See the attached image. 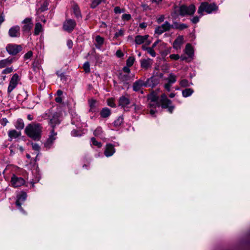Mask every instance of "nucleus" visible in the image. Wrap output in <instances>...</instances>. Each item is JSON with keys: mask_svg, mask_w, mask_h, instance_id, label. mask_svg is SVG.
<instances>
[{"mask_svg": "<svg viewBox=\"0 0 250 250\" xmlns=\"http://www.w3.org/2000/svg\"><path fill=\"white\" fill-rule=\"evenodd\" d=\"M146 50L151 56L153 57L156 56V53L152 48H146Z\"/></svg>", "mask_w": 250, "mask_h": 250, "instance_id": "79ce46f5", "label": "nucleus"}, {"mask_svg": "<svg viewBox=\"0 0 250 250\" xmlns=\"http://www.w3.org/2000/svg\"><path fill=\"white\" fill-rule=\"evenodd\" d=\"M123 118L122 117H119L114 122V125L116 127L120 126L123 123Z\"/></svg>", "mask_w": 250, "mask_h": 250, "instance_id": "72a5a7b5", "label": "nucleus"}, {"mask_svg": "<svg viewBox=\"0 0 250 250\" xmlns=\"http://www.w3.org/2000/svg\"><path fill=\"white\" fill-rule=\"evenodd\" d=\"M71 134L72 136H74V137H77V136H79L81 135V134L80 133L79 131H78L76 129H73L71 131Z\"/></svg>", "mask_w": 250, "mask_h": 250, "instance_id": "09e8293b", "label": "nucleus"}, {"mask_svg": "<svg viewBox=\"0 0 250 250\" xmlns=\"http://www.w3.org/2000/svg\"><path fill=\"white\" fill-rule=\"evenodd\" d=\"M162 0H152V2L157 4H159L162 1Z\"/></svg>", "mask_w": 250, "mask_h": 250, "instance_id": "69168bd1", "label": "nucleus"}, {"mask_svg": "<svg viewBox=\"0 0 250 250\" xmlns=\"http://www.w3.org/2000/svg\"><path fill=\"white\" fill-rule=\"evenodd\" d=\"M164 20V17L163 16H161L160 18H159L157 20L158 22H162Z\"/></svg>", "mask_w": 250, "mask_h": 250, "instance_id": "e2e57ef3", "label": "nucleus"}, {"mask_svg": "<svg viewBox=\"0 0 250 250\" xmlns=\"http://www.w3.org/2000/svg\"><path fill=\"white\" fill-rule=\"evenodd\" d=\"M22 31L24 32H29L33 26L32 20L31 18H26L22 22Z\"/></svg>", "mask_w": 250, "mask_h": 250, "instance_id": "ddd939ff", "label": "nucleus"}, {"mask_svg": "<svg viewBox=\"0 0 250 250\" xmlns=\"http://www.w3.org/2000/svg\"><path fill=\"white\" fill-rule=\"evenodd\" d=\"M199 18L200 17H197V16H196V17H193L191 20V21L193 23H197L199 21Z\"/></svg>", "mask_w": 250, "mask_h": 250, "instance_id": "5fc2aeb1", "label": "nucleus"}, {"mask_svg": "<svg viewBox=\"0 0 250 250\" xmlns=\"http://www.w3.org/2000/svg\"><path fill=\"white\" fill-rule=\"evenodd\" d=\"M111 111L107 107L103 108L100 112L101 117L104 118L109 117Z\"/></svg>", "mask_w": 250, "mask_h": 250, "instance_id": "a878e982", "label": "nucleus"}, {"mask_svg": "<svg viewBox=\"0 0 250 250\" xmlns=\"http://www.w3.org/2000/svg\"><path fill=\"white\" fill-rule=\"evenodd\" d=\"M130 103L129 99L125 96H122L119 99V105L123 107L125 110H129L128 105Z\"/></svg>", "mask_w": 250, "mask_h": 250, "instance_id": "dca6fc26", "label": "nucleus"}, {"mask_svg": "<svg viewBox=\"0 0 250 250\" xmlns=\"http://www.w3.org/2000/svg\"><path fill=\"white\" fill-rule=\"evenodd\" d=\"M62 91L61 90H58L57 91V96L61 97V96L62 95Z\"/></svg>", "mask_w": 250, "mask_h": 250, "instance_id": "0e129e2a", "label": "nucleus"}, {"mask_svg": "<svg viewBox=\"0 0 250 250\" xmlns=\"http://www.w3.org/2000/svg\"><path fill=\"white\" fill-rule=\"evenodd\" d=\"M147 26V24L145 22H142L140 24V27L142 29H144Z\"/></svg>", "mask_w": 250, "mask_h": 250, "instance_id": "680f3d73", "label": "nucleus"}, {"mask_svg": "<svg viewBox=\"0 0 250 250\" xmlns=\"http://www.w3.org/2000/svg\"><path fill=\"white\" fill-rule=\"evenodd\" d=\"M149 103L148 108L149 110V113L152 116H155L157 112L156 108L160 106V104L158 102V97L154 94L149 95L148 96Z\"/></svg>", "mask_w": 250, "mask_h": 250, "instance_id": "f03ea898", "label": "nucleus"}, {"mask_svg": "<svg viewBox=\"0 0 250 250\" xmlns=\"http://www.w3.org/2000/svg\"><path fill=\"white\" fill-rule=\"evenodd\" d=\"M8 35L12 38H18L20 36V27L18 25H15L11 27L8 31Z\"/></svg>", "mask_w": 250, "mask_h": 250, "instance_id": "2eb2a0df", "label": "nucleus"}, {"mask_svg": "<svg viewBox=\"0 0 250 250\" xmlns=\"http://www.w3.org/2000/svg\"><path fill=\"white\" fill-rule=\"evenodd\" d=\"M141 66L145 69H147L151 67L152 64V60L150 59H142L140 61Z\"/></svg>", "mask_w": 250, "mask_h": 250, "instance_id": "412c9836", "label": "nucleus"}, {"mask_svg": "<svg viewBox=\"0 0 250 250\" xmlns=\"http://www.w3.org/2000/svg\"><path fill=\"white\" fill-rule=\"evenodd\" d=\"M27 198V194L26 192L21 191L17 196V200L16 202V205L18 207V209L22 212L24 213L23 208L21 206L23 203L26 200Z\"/></svg>", "mask_w": 250, "mask_h": 250, "instance_id": "0eeeda50", "label": "nucleus"}, {"mask_svg": "<svg viewBox=\"0 0 250 250\" xmlns=\"http://www.w3.org/2000/svg\"><path fill=\"white\" fill-rule=\"evenodd\" d=\"M133 75H131L130 74H123L121 73L119 75V79L121 82L124 84H128L132 79Z\"/></svg>", "mask_w": 250, "mask_h": 250, "instance_id": "f3484780", "label": "nucleus"}, {"mask_svg": "<svg viewBox=\"0 0 250 250\" xmlns=\"http://www.w3.org/2000/svg\"><path fill=\"white\" fill-rule=\"evenodd\" d=\"M76 25L75 21L73 20L69 19L66 20L63 23V29L68 32H71Z\"/></svg>", "mask_w": 250, "mask_h": 250, "instance_id": "f8f14e48", "label": "nucleus"}, {"mask_svg": "<svg viewBox=\"0 0 250 250\" xmlns=\"http://www.w3.org/2000/svg\"><path fill=\"white\" fill-rule=\"evenodd\" d=\"M184 43V38L183 36H178L174 41L173 43V47L176 49L181 48V45Z\"/></svg>", "mask_w": 250, "mask_h": 250, "instance_id": "aec40b11", "label": "nucleus"}, {"mask_svg": "<svg viewBox=\"0 0 250 250\" xmlns=\"http://www.w3.org/2000/svg\"><path fill=\"white\" fill-rule=\"evenodd\" d=\"M32 148L34 150H36V151H39L40 150V146H39V145H38L36 143H33L32 144Z\"/></svg>", "mask_w": 250, "mask_h": 250, "instance_id": "603ef678", "label": "nucleus"}, {"mask_svg": "<svg viewBox=\"0 0 250 250\" xmlns=\"http://www.w3.org/2000/svg\"><path fill=\"white\" fill-rule=\"evenodd\" d=\"M14 59L8 58L0 60V68H4L13 62Z\"/></svg>", "mask_w": 250, "mask_h": 250, "instance_id": "5701e85b", "label": "nucleus"}, {"mask_svg": "<svg viewBox=\"0 0 250 250\" xmlns=\"http://www.w3.org/2000/svg\"><path fill=\"white\" fill-rule=\"evenodd\" d=\"M146 86V83L141 80H139L133 83L132 88L133 91L137 92L140 90L143 86Z\"/></svg>", "mask_w": 250, "mask_h": 250, "instance_id": "6ab92c4d", "label": "nucleus"}, {"mask_svg": "<svg viewBox=\"0 0 250 250\" xmlns=\"http://www.w3.org/2000/svg\"><path fill=\"white\" fill-rule=\"evenodd\" d=\"M115 152V149L113 145L111 144H108L106 145L104 154L107 157L112 156Z\"/></svg>", "mask_w": 250, "mask_h": 250, "instance_id": "a211bd4d", "label": "nucleus"}, {"mask_svg": "<svg viewBox=\"0 0 250 250\" xmlns=\"http://www.w3.org/2000/svg\"><path fill=\"white\" fill-rule=\"evenodd\" d=\"M95 103L96 101L94 100H90L89 101V104L90 107V110H91L92 108L95 106Z\"/></svg>", "mask_w": 250, "mask_h": 250, "instance_id": "3c124183", "label": "nucleus"}, {"mask_svg": "<svg viewBox=\"0 0 250 250\" xmlns=\"http://www.w3.org/2000/svg\"><path fill=\"white\" fill-rule=\"evenodd\" d=\"M185 52L189 57H192L193 55V48L190 44H187L186 46L185 49Z\"/></svg>", "mask_w": 250, "mask_h": 250, "instance_id": "bb28decb", "label": "nucleus"}, {"mask_svg": "<svg viewBox=\"0 0 250 250\" xmlns=\"http://www.w3.org/2000/svg\"><path fill=\"white\" fill-rule=\"evenodd\" d=\"M13 69L12 67H7L2 71L1 74L4 75L6 74H9L13 71Z\"/></svg>", "mask_w": 250, "mask_h": 250, "instance_id": "4c0bfd02", "label": "nucleus"}, {"mask_svg": "<svg viewBox=\"0 0 250 250\" xmlns=\"http://www.w3.org/2000/svg\"><path fill=\"white\" fill-rule=\"evenodd\" d=\"M217 6L214 3H209L207 2H203L201 3L198 10V13L202 15L204 12L208 14L211 13L217 10Z\"/></svg>", "mask_w": 250, "mask_h": 250, "instance_id": "7ed1b4c3", "label": "nucleus"}, {"mask_svg": "<svg viewBox=\"0 0 250 250\" xmlns=\"http://www.w3.org/2000/svg\"><path fill=\"white\" fill-rule=\"evenodd\" d=\"M158 42H159V41H157V42H155L153 44V45H152V47L151 48H153L155 47L157 45V44H158Z\"/></svg>", "mask_w": 250, "mask_h": 250, "instance_id": "774afa93", "label": "nucleus"}, {"mask_svg": "<svg viewBox=\"0 0 250 250\" xmlns=\"http://www.w3.org/2000/svg\"><path fill=\"white\" fill-rule=\"evenodd\" d=\"M193 93V90L191 88H186L183 90L182 95L184 97H188L192 95Z\"/></svg>", "mask_w": 250, "mask_h": 250, "instance_id": "c756f323", "label": "nucleus"}, {"mask_svg": "<svg viewBox=\"0 0 250 250\" xmlns=\"http://www.w3.org/2000/svg\"><path fill=\"white\" fill-rule=\"evenodd\" d=\"M107 104L112 107H115V104L114 103V101L113 99H108L107 100Z\"/></svg>", "mask_w": 250, "mask_h": 250, "instance_id": "49530a36", "label": "nucleus"}, {"mask_svg": "<svg viewBox=\"0 0 250 250\" xmlns=\"http://www.w3.org/2000/svg\"><path fill=\"white\" fill-rule=\"evenodd\" d=\"M11 183L13 187L18 188L23 185L25 183V180L21 177L13 175L11 177Z\"/></svg>", "mask_w": 250, "mask_h": 250, "instance_id": "9d476101", "label": "nucleus"}, {"mask_svg": "<svg viewBox=\"0 0 250 250\" xmlns=\"http://www.w3.org/2000/svg\"><path fill=\"white\" fill-rule=\"evenodd\" d=\"M48 5V2L47 1H45L43 2L42 6L41 7V10L42 11H44L47 9V7Z\"/></svg>", "mask_w": 250, "mask_h": 250, "instance_id": "c03bdc74", "label": "nucleus"}, {"mask_svg": "<svg viewBox=\"0 0 250 250\" xmlns=\"http://www.w3.org/2000/svg\"><path fill=\"white\" fill-rule=\"evenodd\" d=\"M123 71L125 74H130V70L127 66L124 67Z\"/></svg>", "mask_w": 250, "mask_h": 250, "instance_id": "4d7b16f0", "label": "nucleus"}, {"mask_svg": "<svg viewBox=\"0 0 250 250\" xmlns=\"http://www.w3.org/2000/svg\"><path fill=\"white\" fill-rule=\"evenodd\" d=\"M124 33V30L121 29L120 30H119L118 32H117L115 34V38H117L119 37L122 36H123Z\"/></svg>", "mask_w": 250, "mask_h": 250, "instance_id": "8fccbe9b", "label": "nucleus"}, {"mask_svg": "<svg viewBox=\"0 0 250 250\" xmlns=\"http://www.w3.org/2000/svg\"><path fill=\"white\" fill-rule=\"evenodd\" d=\"M56 102L58 103H61L62 102V98L60 96H57L55 99Z\"/></svg>", "mask_w": 250, "mask_h": 250, "instance_id": "bf43d9fd", "label": "nucleus"}, {"mask_svg": "<svg viewBox=\"0 0 250 250\" xmlns=\"http://www.w3.org/2000/svg\"><path fill=\"white\" fill-rule=\"evenodd\" d=\"M83 68L86 73H88L90 71V65L88 62H85L83 65Z\"/></svg>", "mask_w": 250, "mask_h": 250, "instance_id": "ea45409f", "label": "nucleus"}, {"mask_svg": "<svg viewBox=\"0 0 250 250\" xmlns=\"http://www.w3.org/2000/svg\"><path fill=\"white\" fill-rule=\"evenodd\" d=\"M172 28V25H171L168 22L166 21L162 25L157 27L155 29V33L161 35L163 33L169 30Z\"/></svg>", "mask_w": 250, "mask_h": 250, "instance_id": "9b49d317", "label": "nucleus"}, {"mask_svg": "<svg viewBox=\"0 0 250 250\" xmlns=\"http://www.w3.org/2000/svg\"><path fill=\"white\" fill-rule=\"evenodd\" d=\"M67 45L69 48H71L73 46V42L71 40H68L67 42Z\"/></svg>", "mask_w": 250, "mask_h": 250, "instance_id": "13d9d810", "label": "nucleus"}, {"mask_svg": "<svg viewBox=\"0 0 250 250\" xmlns=\"http://www.w3.org/2000/svg\"><path fill=\"white\" fill-rule=\"evenodd\" d=\"M132 106H133L134 107V110H135V111H137V110H139V106H137V105H136V104H133L132 105Z\"/></svg>", "mask_w": 250, "mask_h": 250, "instance_id": "338daca9", "label": "nucleus"}, {"mask_svg": "<svg viewBox=\"0 0 250 250\" xmlns=\"http://www.w3.org/2000/svg\"><path fill=\"white\" fill-rule=\"evenodd\" d=\"M180 84L182 87H187L189 85L188 81L186 79L182 80L180 82Z\"/></svg>", "mask_w": 250, "mask_h": 250, "instance_id": "58836bf2", "label": "nucleus"}, {"mask_svg": "<svg viewBox=\"0 0 250 250\" xmlns=\"http://www.w3.org/2000/svg\"><path fill=\"white\" fill-rule=\"evenodd\" d=\"M124 12V9H121L120 7L119 6H116L114 8V12L116 14H120Z\"/></svg>", "mask_w": 250, "mask_h": 250, "instance_id": "a18cd8bd", "label": "nucleus"}, {"mask_svg": "<svg viewBox=\"0 0 250 250\" xmlns=\"http://www.w3.org/2000/svg\"><path fill=\"white\" fill-rule=\"evenodd\" d=\"M42 28L41 24L38 22L35 25L34 34L36 35H39L42 31Z\"/></svg>", "mask_w": 250, "mask_h": 250, "instance_id": "473e14b6", "label": "nucleus"}, {"mask_svg": "<svg viewBox=\"0 0 250 250\" xmlns=\"http://www.w3.org/2000/svg\"><path fill=\"white\" fill-rule=\"evenodd\" d=\"M188 26L185 23H180L178 24L177 23H175L173 25H172V28L178 29L179 30H183L188 28Z\"/></svg>", "mask_w": 250, "mask_h": 250, "instance_id": "7c9ffc66", "label": "nucleus"}, {"mask_svg": "<svg viewBox=\"0 0 250 250\" xmlns=\"http://www.w3.org/2000/svg\"><path fill=\"white\" fill-rule=\"evenodd\" d=\"M20 78L17 73H15L9 81V85L7 88V93L10 94L17 86Z\"/></svg>", "mask_w": 250, "mask_h": 250, "instance_id": "39448f33", "label": "nucleus"}, {"mask_svg": "<svg viewBox=\"0 0 250 250\" xmlns=\"http://www.w3.org/2000/svg\"><path fill=\"white\" fill-rule=\"evenodd\" d=\"M91 141L92 145L96 146L98 148H100L102 146V144L100 142L97 141L94 138H92Z\"/></svg>", "mask_w": 250, "mask_h": 250, "instance_id": "e433bc0d", "label": "nucleus"}, {"mask_svg": "<svg viewBox=\"0 0 250 250\" xmlns=\"http://www.w3.org/2000/svg\"><path fill=\"white\" fill-rule=\"evenodd\" d=\"M26 134L34 140H39L41 138L42 128L39 125H29L25 129Z\"/></svg>", "mask_w": 250, "mask_h": 250, "instance_id": "f257e3e1", "label": "nucleus"}, {"mask_svg": "<svg viewBox=\"0 0 250 250\" xmlns=\"http://www.w3.org/2000/svg\"><path fill=\"white\" fill-rule=\"evenodd\" d=\"M116 54L118 58H121L124 56L123 53L120 50H118Z\"/></svg>", "mask_w": 250, "mask_h": 250, "instance_id": "6e6d98bb", "label": "nucleus"}, {"mask_svg": "<svg viewBox=\"0 0 250 250\" xmlns=\"http://www.w3.org/2000/svg\"><path fill=\"white\" fill-rule=\"evenodd\" d=\"M57 132H54L53 129L51 130L48 138L44 144V146L47 149L50 148L52 146L55 140L57 138Z\"/></svg>", "mask_w": 250, "mask_h": 250, "instance_id": "1a4fd4ad", "label": "nucleus"}, {"mask_svg": "<svg viewBox=\"0 0 250 250\" xmlns=\"http://www.w3.org/2000/svg\"><path fill=\"white\" fill-rule=\"evenodd\" d=\"M171 84L169 83H167L165 84V88L167 90V91H169L170 90Z\"/></svg>", "mask_w": 250, "mask_h": 250, "instance_id": "052dcab7", "label": "nucleus"}, {"mask_svg": "<svg viewBox=\"0 0 250 250\" xmlns=\"http://www.w3.org/2000/svg\"><path fill=\"white\" fill-rule=\"evenodd\" d=\"M131 15L128 14H123L122 16V19L123 21H129L131 19Z\"/></svg>", "mask_w": 250, "mask_h": 250, "instance_id": "37998d69", "label": "nucleus"}, {"mask_svg": "<svg viewBox=\"0 0 250 250\" xmlns=\"http://www.w3.org/2000/svg\"><path fill=\"white\" fill-rule=\"evenodd\" d=\"M134 58L132 57H130L126 61V65L128 67H131L134 62Z\"/></svg>", "mask_w": 250, "mask_h": 250, "instance_id": "f704fd0d", "label": "nucleus"}, {"mask_svg": "<svg viewBox=\"0 0 250 250\" xmlns=\"http://www.w3.org/2000/svg\"><path fill=\"white\" fill-rule=\"evenodd\" d=\"M169 58L173 60H177L179 58V56L177 54H171L169 56Z\"/></svg>", "mask_w": 250, "mask_h": 250, "instance_id": "864d4df0", "label": "nucleus"}, {"mask_svg": "<svg viewBox=\"0 0 250 250\" xmlns=\"http://www.w3.org/2000/svg\"><path fill=\"white\" fill-rule=\"evenodd\" d=\"M95 46L96 48L98 49H101L102 45L104 43V39L100 36L98 35L95 38Z\"/></svg>", "mask_w": 250, "mask_h": 250, "instance_id": "b1692460", "label": "nucleus"}, {"mask_svg": "<svg viewBox=\"0 0 250 250\" xmlns=\"http://www.w3.org/2000/svg\"><path fill=\"white\" fill-rule=\"evenodd\" d=\"M73 13L77 18L82 17L81 11L78 5L75 4L73 6Z\"/></svg>", "mask_w": 250, "mask_h": 250, "instance_id": "cd10ccee", "label": "nucleus"}, {"mask_svg": "<svg viewBox=\"0 0 250 250\" xmlns=\"http://www.w3.org/2000/svg\"><path fill=\"white\" fill-rule=\"evenodd\" d=\"M61 120L59 115L57 113H54L49 118V124L52 128V129L57 125L60 124Z\"/></svg>", "mask_w": 250, "mask_h": 250, "instance_id": "4468645a", "label": "nucleus"}, {"mask_svg": "<svg viewBox=\"0 0 250 250\" xmlns=\"http://www.w3.org/2000/svg\"><path fill=\"white\" fill-rule=\"evenodd\" d=\"M148 38V35H137L135 38V42L137 44H141L144 43Z\"/></svg>", "mask_w": 250, "mask_h": 250, "instance_id": "4be33fe9", "label": "nucleus"}, {"mask_svg": "<svg viewBox=\"0 0 250 250\" xmlns=\"http://www.w3.org/2000/svg\"><path fill=\"white\" fill-rule=\"evenodd\" d=\"M22 46L21 45L15 44H9L7 45L6 49L8 53L12 55H15L21 51Z\"/></svg>", "mask_w": 250, "mask_h": 250, "instance_id": "6e6552de", "label": "nucleus"}, {"mask_svg": "<svg viewBox=\"0 0 250 250\" xmlns=\"http://www.w3.org/2000/svg\"><path fill=\"white\" fill-rule=\"evenodd\" d=\"M80 119L79 117H77L76 118V121L75 120L74 118H73L72 119V124L73 125H75L77 127H80Z\"/></svg>", "mask_w": 250, "mask_h": 250, "instance_id": "a19ab883", "label": "nucleus"}, {"mask_svg": "<svg viewBox=\"0 0 250 250\" xmlns=\"http://www.w3.org/2000/svg\"><path fill=\"white\" fill-rule=\"evenodd\" d=\"M21 134V131H18L16 130H11L8 132V136L11 139L17 138Z\"/></svg>", "mask_w": 250, "mask_h": 250, "instance_id": "393cba45", "label": "nucleus"}, {"mask_svg": "<svg viewBox=\"0 0 250 250\" xmlns=\"http://www.w3.org/2000/svg\"><path fill=\"white\" fill-rule=\"evenodd\" d=\"M93 134L95 136L102 137H103V131L101 126H98L94 131Z\"/></svg>", "mask_w": 250, "mask_h": 250, "instance_id": "2f4dec72", "label": "nucleus"}, {"mask_svg": "<svg viewBox=\"0 0 250 250\" xmlns=\"http://www.w3.org/2000/svg\"><path fill=\"white\" fill-rule=\"evenodd\" d=\"M196 11V7L194 4H191L189 6L182 5L179 7V13L181 16L192 15Z\"/></svg>", "mask_w": 250, "mask_h": 250, "instance_id": "20e7f679", "label": "nucleus"}, {"mask_svg": "<svg viewBox=\"0 0 250 250\" xmlns=\"http://www.w3.org/2000/svg\"><path fill=\"white\" fill-rule=\"evenodd\" d=\"M168 83L170 84L176 82L175 76L173 74H170L168 78Z\"/></svg>", "mask_w": 250, "mask_h": 250, "instance_id": "c9c22d12", "label": "nucleus"}, {"mask_svg": "<svg viewBox=\"0 0 250 250\" xmlns=\"http://www.w3.org/2000/svg\"><path fill=\"white\" fill-rule=\"evenodd\" d=\"M160 103L163 108H167L170 113L172 112L174 106L171 105V101L168 99L167 96L164 94H162L161 96Z\"/></svg>", "mask_w": 250, "mask_h": 250, "instance_id": "423d86ee", "label": "nucleus"}, {"mask_svg": "<svg viewBox=\"0 0 250 250\" xmlns=\"http://www.w3.org/2000/svg\"><path fill=\"white\" fill-rule=\"evenodd\" d=\"M24 124L23 121L21 119H18L16 124L15 127L17 129L20 130L24 128Z\"/></svg>", "mask_w": 250, "mask_h": 250, "instance_id": "c85d7f7f", "label": "nucleus"}, {"mask_svg": "<svg viewBox=\"0 0 250 250\" xmlns=\"http://www.w3.org/2000/svg\"><path fill=\"white\" fill-rule=\"evenodd\" d=\"M33 55V52L31 51H28L26 53L24 56V59L27 60L31 58Z\"/></svg>", "mask_w": 250, "mask_h": 250, "instance_id": "de8ad7c7", "label": "nucleus"}]
</instances>
